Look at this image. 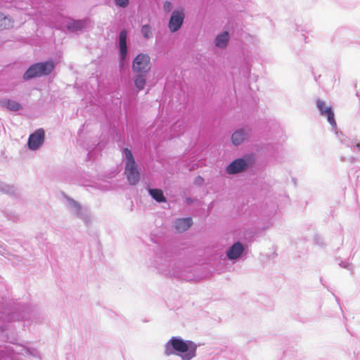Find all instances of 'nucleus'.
<instances>
[{
  "label": "nucleus",
  "instance_id": "f257e3e1",
  "mask_svg": "<svg viewBox=\"0 0 360 360\" xmlns=\"http://www.w3.org/2000/svg\"><path fill=\"white\" fill-rule=\"evenodd\" d=\"M0 340L12 345H0V360H24L40 359L39 352L34 347L16 342L17 335L10 332L9 326L0 321Z\"/></svg>",
  "mask_w": 360,
  "mask_h": 360
},
{
  "label": "nucleus",
  "instance_id": "f03ea898",
  "mask_svg": "<svg viewBox=\"0 0 360 360\" xmlns=\"http://www.w3.org/2000/svg\"><path fill=\"white\" fill-rule=\"evenodd\" d=\"M0 314V319L6 324L8 325V323L15 321H22L23 327H30L32 324L42 323L45 319L43 314L27 304H17L11 306L10 303H6V308Z\"/></svg>",
  "mask_w": 360,
  "mask_h": 360
},
{
  "label": "nucleus",
  "instance_id": "7ed1b4c3",
  "mask_svg": "<svg viewBox=\"0 0 360 360\" xmlns=\"http://www.w3.org/2000/svg\"><path fill=\"white\" fill-rule=\"evenodd\" d=\"M198 345L180 336H172L164 345V354L180 357L181 360H192L197 356Z\"/></svg>",
  "mask_w": 360,
  "mask_h": 360
},
{
  "label": "nucleus",
  "instance_id": "20e7f679",
  "mask_svg": "<svg viewBox=\"0 0 360 360\" xmlns=\"http://www.w3.org/2000/svg\"><path fill=\"white\" fill-rule=\"evenodd\" d=\"M153 265L160 273L170 277L186 281L193 279V275L182 262L172 261L167 255L163 258L162 256L157 255Z\"/></svg>",
  "mask_w": 360,
  "mask_h": 360
},
{
  "label": "nucleus",
  "instance_id": "39448f33",
  "mask_svg": "<svg viewBox=\"0 0 360 360\" xmlns=\"http://www.w3.org/2000/svg\"><path fill=\"white\" fill-rule=\"evenodd\" d=\"M122 155L125 160L124 174L130 185H136L140 180V172L134 155L128 148L122 150Z\"/></svg>",
  "mask_w": 360,
  "mask_h": 360
},
{
  "label": "nucleus",
  "instance_id": "423d86ee",
  "mask_svg": "<svg viewBox=\"0 0 360 360\" xmlns=\"http://www.w3.org/2000/svg\"><path fill=\"white\" fill-rule=\"evenodd\" d=\"M255 161V155L246 154L231 162L226 167V172L231 175L243 173L252 168Z\"/></svg>",
  "mask_w": 360,
  "mask_h": 360
},
{
  "label": "nucleus",
  "instance_id": "0eeeda50",
  "mask_svg": "<svg viewBox=\"0 0 360 360\" xmlns=\"http://www.w3.org/2000/svg\"><path fill=\"white\" fill-rule=\"evenodd\" d=\"M56 64L51 60L36 63L30 65L23 75L25 80L49 75L55 68Z\"/></svg>",
  "mask_w": 360,
  "mask_h": 360
},
{
  "label": "nucleus",
  "instance_id": "6e6552de",
  "mask_svg": "<svg viewBox=\"0 0 360 360\" xmlns=\"http://www.w3.org/2000/svg\"><path fill=\"white\" fill-rule=\"evenodd\" d=\"M65 198L69 212L88 224L91 221V214L88 207H82L78 202L70 197L66 196Z\"/></svg>",
  "mask_w": 360,
  "mask_h": 360
},
{
  "label": "nucleus",
  "instance_id": "1a4fd4ad",
  "mask_svg": "<svg viewBox=\"0 0 360 360\" xmlns=\"http://www.w3.org/2000/svg\"><path fill=\"white\" fill-rule=\"evenodd\" d=\"M150 58L148 54L139 53L133 60L132 70L134 72L148 74L150 70Z\"/></svg>",
  "mask_w": 360,
  "mask_h": 360
},
{
  "label": "nucleus",
  "instance_id": "9d476101",
  "mask_svg": "<svg viewBox=\"0 0 360 360\" xmlns=\"http://www.w3.org/2000/svg\"><path fill=\"white\" fill-rule=\"evenodd\" d=\"M316 107L320 112V115L327 117V120L332 128L336 129L337 124L332 106L327 105L326 102L323 100L317 99Z\"/></svg>",
  "mask_w": 360,
  "mask_h": 360
},
{
  "label": "nucleus",
  "instance_id": "9b49d317",
  "mask_svg": "<svg viewBox=\"0 0 360 360\" xmlns=\"http://www.w3.org/2000/svg\"><path fill=\"white\" fill-rule=\"evenodd\" d=\"M185 18L184 10L176 9L174 10L170 16L168 28L172 32H177L182 26Z\"/></svg>",
  "mask_w": 360,
  "mask_h": 360
},
{
  "label": "nucleus",
  "instance_id": "f8f14e48",
  "mask_svg": "<svg viewBox=\"0 0 360 360\" xmlns=\"http://www.w3.org/2000/svg\"><path fill=\"white\" fill-rule=\"evenodd\" d=\"M45 131L42 128L37 129L29 136L27 147L30 150H36L44 143Z\"/></svg>",
  "mask_w": 360,
  "mask_h": 360
},
{
  "label": "nucleus",
  "instance_id": "ddd939ff",
  "mask_svg": "<svg viewBox=\"0 0 360 360\" xmlns=\"http://www.w3.org/2000/svg\"><path fill=\"white\" fill-rule=\"evenodd\" d=\"M252 134V129L245 126L236 129L231 136V143L233 146H238L248 139Z\"/></svg>",
  "mask_w": 360,
  "mask_h": 360
},
{
  "label": "nucleus",
  "instance_id": "4468645a",
  "mask_svg": "<svg viewBox=\"0 0 360 360\" xmlns=\"http://www.w3.org/2000/svg\"><path fill=\"white\" fill-rule=\"evenodd\" d=\"M119 56H120V65H123L124 61L127 58L128 48H127V32L126 30H122L119 34Z\"/></svg>",
  "mask_w": 360,
  "mask_h": 360
},
{
  "label": "nucleus",
  "instance_id": "2eb2a0df",
  "mask_svg": "<svg viewBox=\"0 0 360 360\" xmlns=\"http://www.w3.org/2000/svg\"><path fill=\"white\" fill-rule=\"evenodd\" d=\"M245 246L240 242H235L226 250V257L231 261L237 260L243 257Z\"/></svg>",
  "mask_w": 360,
  "mask_h": 360
},
{
  "label": "nucleus",
  "instance_id": "dca6fc26",
  "mask_svg": "<svg viewBox=\"0 0 360 360\" xmlns=\"http://www.w3.org/2000/svg\"><path fill=\"white\" fill-rule=\"evenodd\" d=\"M193 224V220L191 217L177 219L174 221V229L179 233L188 230Z\"/></svg>",
  "mask_w": 360,
  "mask_h": 360
},
{
  "label": "nucleus",
  "instance_id": "f3484780",
  "mask_svg": "<svg viewBox=\"0 0 360 360\" xmlns=\"http://www.w3.org/2000/svg\"><path fill=\"white\" fill-rule=\"evenodd\" d=\"M0 105L8 109L10 111H18L22 109V105L18 102L9 98H2L0 100Z\"/></svg>",
  "mask_w": 360,
  "mask_h": 360
},
{
  "label": "nucleus",
  "instance_id": "a211bd4d",
  "mask_svg": "<svg viewBox=\"0 0 360 360\" xmlns=\"http://www.w3.org/2000/svg\"><path fill=\"white\" fill-rule=\"evenodd\" d=\"M229 39L230 34L229 32L224 31L216 37L214 39V45L217 48L224 49L226 47Z\"/></svg>",
  "mask_w": 360,
  "mask_h": 360
},
{
  "label": "nucleus",
  "instance_id": "6ab92c4d",
  "mask_svg": "<svg viewBox=\"0 0 360 360\" xmlns=\"http://www.w3.org/2000/svg\"><path fill=\"white\" fill-rule=\"evenodd\" d=\"M89 22L88 19L84 20H72L68 22L67 27L69 30L77 32L79 30H82L85 27L87 22Z\"/></svg>",
  "mask_w": 360,
  "mask_h": 360
},
{
  "label": "nucleus",
  "instance_id": "aec40b11",
  "mask_svg": "<svg viewBox=\"0 0 360 360\" xmlns=\"http://www.w3.org/2000/svg\"><path fill=\"white\" fill-rule=\"evenodd\" d=\"M134 83L139 91L143 90L146 83L147 74L134 72Z\"/></svg>",
  "mask_w": 360,
  "mask_h": 360
},
{
  "label": "nucleus",
  "instance_id": "412c9836",
  "mask_svg": "<svg viewBox=\"0 0 360 360\" xmlns=\"http://www.w3.org/2000/svg\"><path fill=\"white\" fill-rule=\"evenodd\" d=\"M148 193L151 198L156 200L158 202H166V198L161 189L158 188H148Z\"/></svg>",
  "mask_w": 360,
  "mask_h": 360
},
{
  "label": "nucleus",
  "instance_id": "4be33fe9",
  "mask_svg": "<svg viewBox=\"0 0 360 360\" xmlns=\"http://www.w3.org/2000/svg\"><path fill=\"white\" fill-rule=\"evenodd\" d=\"M13 26V20L9 15H6L1 13L0 17V29H10Z\"/></svg>",
  "mask_w": 360,
  "mask_h": 360
},
{
  "label": "nucleus",
  "instance_id": "5701e85b",
  "mask_svg": "<svg viewBox=\"0 0 360 360\" xmlns=\"http://www.w3.org/2000/svg\"><path fill=\"white\" fill-rule=\"evenodd\" d=\"M338 136L339 141L340 143L347 147L352 148L353 146H354L355 143V138H349L346 136H345L343 134L340 132V134Z\"/></svg>",
  "mask_w": 360,
  "mask_h": 360
},
{
  "label": "nucleus",
  "instance_id": "b1692460",
  "mask_svg": "<svg viewBox=\"0 0 360 360\" xmlns=\"http://www.w3.org/2000/svg\"><path fill=\"white\" fill-rule=\"evenodd\" d=\"M0 191L8 195H14L15 193V188L13 186L0 182Z\"/></svg>",
  "mask_w": 360,
  "mask_h": 360
},
{
  "label": "nucleus",
  "instance_id": "393cba45",
  "mask_svg": "<svg viewBox=\"0 0 360 360\" xmlns=\"http://www.w3.org/2000/svg\"><path fill=\"white\" fill-rule=\"evenodd\" d=\"M141 32L143 37L146 39H149L153 37L152 29L148 24L142 25Z\"/></svg>",
  "mask_w": 360,
  "mask_h": 360
},
{
  "label": "nucleus",
  "instance_id": "a878e982",
  "mask_svg": "<svg viewBox=\"0 0 360 360\" xmlns=\"http://www.w3.org/2000/svg\"><path fill=\"white\" fill-rule=\"evenodd\" d=\"M171 130L175 133L174 136L181 134L184 131L183 122L177 121L172 126Z\"/></svg>",
  "mask_w": 360,
  "mask_h": 360
},
{
  "label": "nucleus",
  "instance_id": "bb28decb",
  "mask_svg": "<svg viewBox=\"0 0 360 360\" xmlns=\"http://www.w3.org/2000/svg\"><path fill=\"white\" fill-rule=\"evenodd\" d=\"M115 4L120 8H126L129 4V0H115Z\"/></svg>",
  "mask_w": 360,
  "mask_h": 360
},
{
  "label": "nucleus",
  "instance_id": "cd10ccee",
  "mask_svg": "<svg viewBox=\"0 0 360 360\" xmlns=\"http://www.w3.org/2000/svg\"><path fill=\"white\" fill-rule=\"evenodd\" d=\"M339 265L344 268V269H346L347 270H349V271L351 272H353L354 271V268H353V266L351 263L348 262H341Z\"/></svg>",
  "mask_w": 360,
  "mask_h": 360
},
{
  "label": "nucleus",
  "instance_id": "c85d7f7f",
  "mask_svg": "<svg viewBox=\"0 0 360 360\" xmlns=\"http://www.w3.org/2000/svg\"><path fill=\"white\" fill-rule=\"evenodd\" d=\"M314 242L319 246H323L325 245L323 238L319 235L314 236Z\"/></svg>",
  "mask_w": 360,
  "mask_h": 360
},
{
  "label": "nucleus",
  "instance_id": "c756f323",
  "mask_svg": "<svg viewBox=\"0 0 360 360\" xmlns=\"http://www.w3.org/2000/svg\"><path fill=\"white\" fill-rule=\"evenodd\" d=\"M172 8V4L169 1H165L163 5V9L165 12H169Z\"/></svg>",
  "mask_w": 360,
  "mask_h": 360
},
{
  "label": "nucleus",
  "instance_id": "7c9ffc66",
  "mask_svg": "<svg viewBox=\"0 0 360 360\" xmlns=\"http://www.w3.org/2000/svg\"><path fill=\"white\" fill-rule=\"evenodd\" d=\"M352 150L360 151V141H359L357 139L355 140L354 146H353Z\"/></svg>",
  "mask_w": 360,
  "mask_h": 360
},
{
  "label": "nucleus",
  "instance_id": "2f4dec72",
  "mask_svg": "<svg viewBox=\"0 0 360 360\" xmlns=\"http://www.w3.org/2000/svg\"><path fill=\"white\" fill-rule=\"evenodd\" d=\"M203 179L199 176L195 179V184H201L203 182Z\"/></svg>",
  "mask_w": 360,
  "mask_h": 360
},
{
  "label": "nucleus",
  "instance_id": "473e14b6",
  "mask_svg": "<svg viewBox=\"0 0 360 360\" xmlns=\"http://www.w3.org/2000/svg\"><path fill=\"white\" fill-rule=\"evenodd\" d=\"M186 202L187 204L190 205V204H191L193 202V200H192V199L191 198H187L186 199Z\"/></svg>",
  "mask_w": 360,
  "mask_h": 360
},
{
  "label": "nucleus",
  "instance_id": "72a5a7b5",
  "mask_svg": "<svg viewBox=\"0 0 360 360\" xmlns=\"http://www.w3.org/2000/svg\"><path fill=\"white\" fill-rule=\"evenodd\" d=\"M1 16V12H0V17Z\"/></svg>",
  "mask_w": 360,
  "mask_h": 360
}]
</instances>
